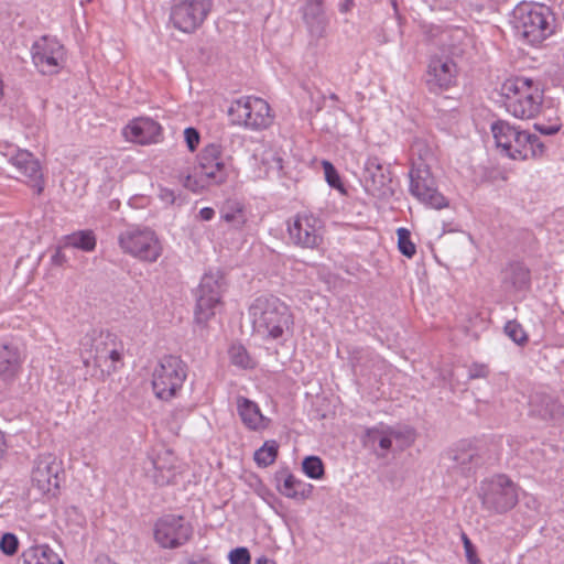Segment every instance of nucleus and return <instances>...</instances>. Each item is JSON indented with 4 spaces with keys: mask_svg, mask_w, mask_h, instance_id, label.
I'll return each instance as SVG.
<instances>
[{
    "mask_svg": "<svg viewBox=\"0 0 564 564\" xmlns=\"http://www.w3.org/2000/svg\"><path fill=\"white\" fill-rule=\"evenodd\" d=\"M184 139H185L188 150L191 152H194L198 148V144L200 141L199 131L194 127H187L184 130Z\"/></svg>",
    "mask_w": 564,
    "mask_h": 564,
    "instance_id": "49530a36",
    "label": "nucleus"
},
{
    "mask_svg": "<svg viewBox=\"0 0 564 564\" xmlns=\"http://www.w3.org/2000/svg\"><path fill=\"white\" fill-rule=\"evenodd\" d=\"M215 210L212 207H204L199 210V218L205 221H209L214 218Z\"/></svg>",
    "mask_w": 564,
    "mask_h": 564,
    "instance_id": "5fc2aeb1",
    "label": "nucleus"
},
{
    "mask_svg": "<svg viewBox=\"0 0 564 564\" xmlns=\"http://www.w3.org/2000/svg\"><path fill=\"white\" fill-rule=\"evenodd\" d=\"M263 161L270 163V169L275 170L278 173L283 170V160L275 154H272L270 159L267 158Z\"/></svg>",
    "mask_w": 564,
    "mask_h": 564,
    "instance_id": "603ef678",
    "label": "nucleus"
},
{
    "mask_svg": "<svg viewBox=\"0 0 564 564\" xmlns=\"http://www.w3.org/2000/svg\"><path fill=\"white\" fill-rule=\"evenodd\" d=\"M249 315L254 333L265 339L281 338L294 324L290 307L272 294L254 299Z\"/></svg>",
    "mask_w": 564,
    "mask_h": 564,
    "instance_id": "f257e3e1",
    "label": "nucleus"
},
{
    "mask_svg": "<svg viewBox=\"0 0 564 564\" xmlns=\"http://www.w3.org/2000/svg\"><path fill=\"white\" fill-rule=\"evenodd\" d=\"M488 375L489 369L485 364L474 362L468 369V379L487 378Z\"/></svg>",
    "mask_w": 564,
    "mask_h": 564,
    "instance_id": "09e8293b",
    "label": "nucleus"
},
{
    "mask_svg": "<svg viewBox=\"0 0 564 564\" xmlns=\"http://www.w3.org/2000/svg\"><path fill=\"white\" fill-rule=\"evenodd\" d=\"M322 165L325 174V180L328 183V185L333 188L344 191L340 176L335 166L329 161H323Z\"/></svg>",
    "mask_w": 564,
    "mask_h": 564,
    "instance_id": "37998d69",
    "label": "nucleus"
},
{
    "mask_svg": "<svg viewBox=\"0 0 564 564\" xmlns=\"http://www.w3.org/2000/svg\"><path fill=\"white\" fill-rule=\"evenodd\" d=\"M187 377V365L178 356H163L152 375L155 395L164 401L174 398Z\"/></svg>",
    "mask_w": 564,
    "mask_h": 564,
    "instance_id": "423d86ee",
    "label": "nucleus"
},
{
    "mask_svg": "<svg viewBox=\"0 0 564 564\" xmlns=\"http://www.w3.org/2000/svg\"><path fill=\"white\" fill-rule=\"evenodd\" d=\"M330 99H333V100H337V99H338V97H337V95H336V94H332V95H330Z\"/></svg>",
    "mask_w": 564,
    "mask_h": 564,
    "instance_id": "0e129e2a",
    "label": "nucleus"
},
{
    "mask_svg": "<svg viewBox=\"0 0 564 564\" xmlns=\"http://www.w3.org/2000/svg\"><path fill=\"white\" fill-rule=\"evenodd\" d=\"M67 246L90 252L96 248V237L91 230H79L66 237Z\"/></svg>",
    "mask_w": 564,
    "mask_h": 564,
    "instance_id": "72a5a7b5",
    "label": "nucleus"
},
{
    "mask_svg": "<svg viewBox=\"0 0 564 564\" xmlns=\"http://www.w3.org/2000/svg\"><path fill=\"white\" fill-rule=\"evenodd\" d=\"M213 7L212 0H175L170 13L174 28L192 33L199 28Z\"/></svg>",
    "mask_w": 564,
    "mask_h": 564,
    "instance_id": "9d476101",
    "label": "nucleus"
},
{
    "mask_svg": "<svg viewBox=\"0 0 564 564\" xmlns=\"http://www.w3.org/2000/svg\"><path fill=\"white\" fill-rule=\"evenodd\" d=\"M160 198L165 203L174 204V202L176 199V195H175L174 191H172L170 188L162 187V188H160Z\"/></svg>",
    "mask_w": 564,
    "mask_h": 564,
    "instance_id": "864d4df0",
    "label": "nucleus"
},
{
    "mask_svg": "<svg viewBox=\"0 0 564 564\" xmlns=\"http://www.w3.org/2000/svg\"><path fill=\"white\" fill-rule=\"evenodd\" d=\"M62 463L53 454L40 455L32 468V482L44 495H55L62 480Z\"/></svg>",
    "mask_w": 564,
    "mask_h": 564,
    "instance_id": "2eb2a0df",
    "label": "nucleus"
},
{
    "mask_svg": "<svg viewBox=\"0 0 564 564\" xmlns=\"http://www.w3.org/2000/svg\"><path fill=\"white\" fill-rule=\"evenodd\" d=\"M529 139V142H525L524 145L527 155L524 158H520L519 160L539 159L545 154L546 148L538 135L530 133Z\"/></svg>",
    "mask_w": 564,
    "mask_h": 564,
    "instance_id": "ea45409f",
    "label": "nucleus"
},
{
    "mask_svg": "<svg viewBox=\"0 0 564 564\" xmlns=\"http://www.w3.org/2000/svg\"><path fill=\"white\" fill-rule=\"evenodd\" d=\"M9 162L26 177L25 183L30 185L36 195H41L44 191L43 174L37 159L26 150H18L15 154L10 156Z\"/></svg>",
    "mask_w": 564,
    "mask_h": 564,
    "instance_id": "a211bd4d",
    "label": "nucleus"
},
{
    "mask_svg": "<svg viewBox=\"0 0 564 564\" xmlns=\"http://www.w3.org/2000/svg\"><path fill=\"white\" fill-rule=\"evenodd\" d=\"M22 362L18 346L11 343L0 344V381L3 386H11L15 381L21 371Z\"/></svg>",
    "mask_w": 564,
    "mask_h": 564,
    "instance_id": "4be33fe9",
    "label": "nucleus"
},
{
    "mask_svg": "<svg viewBox=\"0 0 564 564\" xmlns=\"http://www.w3.org/2000/svg\"><path fill=\"white\" fill-rule=\"evenodd\" d=\"M303 20L313 37H323L328 23L324 12L323 1L308 0L303 8Z\"/></svg>",
    "mask_w": 564,
    "mask_h": 564,
    "instance_id": "bb28decb",
    "label": "nucleus"
},
{
    "mask_svg": "<svg viewBox=\"0 0 564 564\" xmlns=\"http://www.w3.org/2000/svg\"><path fill=\"white\" fill-rule=\"evenodd\" d=\"M288 232L290 240L301 248L315 249L323 242L321 220L312 214H297L288 223Z\"/></svg>",
    "mask_w": 564,
    "mask_h": 564,
    "instance_id": "4468645a",
    "label": "nucleus"
},
{
    "mask_svg": "<svg viewBox=\"0 0 564 564\" xmlns=\"http://www.w3.org/2000/svg\"><path fill=\"white\" fill-rule=\"evenodd\" d=\"M98 564H117L113 561H111L109 557H105L98 561Z\"/></svg>",
    "mask_w": 564,
    "mask_h": 564,
    "instance_id": "052dcab7",
    "label": "nucleus"
},
{
    "mask_svg": "<svg viewBox=\"0 0 564 564\" xmlns=\"http://www.w3.org/2000/svg\"><path fill=\"white\" fill-rule=\"evenodd\" d=\"M511 23L517 36L530 45L541 44L555 32L553 12L540 3L518 4L513 9Z\"/></svg>",
    "mask_w": 564,
    "mask_h": 564,
    "instance_id": "f03ea898",
    "label": "nucleus"
},
{
    "mask_svg": "<svg viewBox=\"0 0 564 564\" xmlns=\"http://www.w3.org/2000/svg\"><path fill=\"white\" fill-rule=\"evenodd\" d=\"M478 497L486 511L503 514L518 503V486L508 476L497 475L480 482Z\"/></svg>",
    "mask_w": 564,
    "mask_h": 564,
    "instance_id": "20e7f679",
    "label": "nucleus"
},
{
    "mask_svg": "<svg viewBox=\"0 0 564 564\" xmlns=\"http://www.w3.org/2000/svg\"><path fill=\"white\" fill-rule=\"evenodd\" d=\"M221 219L231 224L235 228H241L246 224V216L239 203L228 204L221 210Z\"/></svg>",
    "mask_w": 564,
    "mask_h": 564,
    "instance_id": "f704fd0d",
    "label": "nucleus"
},
{
    "mask_svg": "<svg viewBox=\"0 0 564 564\" xmlns=\"http://www.w3.org/2000/svg\"><path fill=\"white\" fill-rule=\"evenodd\" d=\"M446 458L451 462L448 468L467 476L482 465L484 459L479 451L467 443H460L447 452Z\"/></svg>",
    "mask_w": 564,
    "mask_h": 564,
    "instance_id": "412c9836",
    "label": "nucleus"
},
{
    "mask_svg": "<svg viewBox=\"0 0 564 564\" xmlns=\"http://www.w3.org/2000/svg\"><path fill=\"white\" fill-rule=\"evenodd\" d=\"M7 451V442L4 434L0 431V459L4 456Z\"/></svg>",
    "mask_w": 564,
    "mask_h": 564,
    "instance_id": "4d7b16f0",
    "label": "nucleus"
},
{
    "mask_svg": "<svg viewBox=\"0 0 564 564\" xmlns=\"http://www.w3.org/2000/svg\"><path fill=\"white\" fill-rule=\"evenodd\" d=\"M457 65L449 58L433 56L424 75V83L430 93L438 95L456 83Z\"/></svg>",
    "mask_w": 564,
    "mask_h": 564,
    "instance_id": "dca6fc26",
    "label": "nucleus"
},
{
    "mask_svg": "<svg viewBox=\"0 0 564 564\" xmlns=\"http://www.w3.org/2000/svg\"><path fill=\"white\" fill-rule=\"evenodd\" d=\"M187 564H210L209 561L205 557L192 558L187 562Z\"/></svg>",
    "mask_w": 564,
    "mask_h": 564,
    "instance_id": "bf43d9fd",
    "label": "nucleus"
},
{
    "mask_svg": "<svg viewBox=\"0 0 564 564\" xmlns=\"http://www.w3.org/2000/svg\"><path fill=\"white\" fill-rule=\"evenodd\" d=\"M304 474L312 479H321L325 474L323 460L318 456H307L302 462Z\"/></svg>",
    "mask_w": 564,
    "mask_h": 564,
    "instance_id": "e433bc0d",
    "label": "nucleus"
},
{
    "mask_svg": "<svg viewBox=\"0 0 564 564\" xmlns=\"http://www.w3.org/2000/svg\"><path fill=\"white\" fill-rule=\"evenodd\" d=\"M230 564H250L251 555L247 547L239 546L229 552L228 555Z\"/></svg>",
    "mask_w": 564,
    "mask_h": 564,
    "instance_id": "a18cd8bd",
    "label": "nucleus"
},
{
    "mask_svg": "<svg viewBox=\"0 0 564 564\" xmlns=\"http://www.w3.org/2000/svg\"><path fill=\"white\" fill-rule=\"evenodd\" d=\"M128 141L139 144H151L160 141L162 127L151 118L133 119L122 131Z\"/></svg>",
    "mask_w": 564,
    "mask_h": 564,
    "instance_id": "aec40b11",
    "label": "nucleus"
},
{
    "mask_svg": "<svg viewBox=\"0 0 564 564\" xmlns=\"http://www.w3.org/2000/svg\"><path fill=\"white\" fill-rule=\"evenodd\" d=\"M229 113L236 117L239 123L252 130H260L271 123L270 106L259 97H241L229 108Z\"/></svg>",
    "mask_w": 564,
    "mask_h": 564,
    "instance_id": "f8f14e48",
    "label": "nucleus"
},
{
    "mask_svg": "<svg viewBox=\"0 0 564 564\" xmlns=\"http://www.w3.org/2000/svg\"><path fill=\"white\" fill-rule=\"evenodd\" d=\"M387 564H403V563H402V562H401V563H399L398 558H395V560L393 561V563H392V562H388Z\"/></svg>",
    "mask_w": 564,
    "mask_h": 564,
    "instance_id": "e2e57ef3",
    "label": "nucleus"
},
{
    "mask_svg": "<svg viewBox=\"0 0 564 564\" xmlns=\"http://www.w3.org/2000/svg\"><path fill=\"white\" fill-rule=\"evenodd\" d=\"M193 535V527L183 516L164 514L154 524V540L164 549L184 545Z\"/></svg>",
    "mask_w": 564,
    "mask_h": 564,
    "instance_id": "9b49d317",
    "label": "nucleus"
},
{
    "mask_svg": "<svg viewBox=\"0 0 564 564\" xmlns=\"http://www.w3.org/2000/svg\"><path fill=\"white\" fill-rule=\"evenodd\" d=\"M534 90H541L533 79L514 77L505 80L501 86V96L505 98V107L508 110L514 101H522L524 97L533 95Z\"/></svg>",
    "mask_w": 564,
    "mask_h": 564,
    "instance_id": "b1692460",
    "label": "nucleus"
},
{
    "mask_svg": "<svg viewBox=\"0 0 564 564\" xmlns=\"http://www.w3.org/2000/svg\"><path fill=\"white\" fill-rule=\"evenodd\" d=\"M118 241L123 252L141 261L155 262L162 253L155 232L147 227L131 226L119 235Z\"/></svg>",
    "mask_w": 564,
    "mask_h": 564,
    "instance_id": "0eeeda50",
    "label": "nucleus"
},
{
    "mask_svg": "<svg viewBox=\"0 0 564 564\" xmlns=\"http://www.w3.org/2000/svg\"><path fill=\"white\" fill-rule=\"evenodd\" d=\"M534 129L542 134L553 135L560 131L561 126L560 124L545 126V124H541V123H535Z\"/></svg>",
    "mask_w": 564,
    "mask_h": 564,
    "instance_id": "3c124183",
    "label": "nucleus"
},
{
    "mask_svg": "<svg viewBox=\"0 0 564 564\" xmlns=\"http://www.w3.org/2000/svg\"><path fill=\"white\" fill-rule=\"evenodd\" d=\"M491 132L496 141L497 148L501 149V153L512 160L524 158L525 142H529L530 133L519 130L511 126L508 121L497 120L491 124Z\"/></svg>",
    "mask_w": 564,
    "mask_h": 564,
    "instance_id": "ddd939ff",
    "label": "nucleus"
},
{
    "mask_svg": "<svg viewBox=\"0 0 564 564\" xmlns=\"http://www.w3.org/2000/svg\"><path fill=\"white\" fill-rule=\"evenodd\" d=\"M230 167L218 143H209L197 155L195 174H188L184 180V187L192 192H199L210 185L224 184L229 175Z\"/></svg>",
    "mask_w": 564,
    "mask_h": 564,
    "instance_id": "7ed1b4c3",
    "label": "nucleus"
},
{
    "mask_svg": "<svg viewBox=\"0 0 564 564\" xmlns=\"http://www.w3.org/2000/svg\"><path fill=\"white\" fill-rule=\"evenodd\" d=\"M64 46L53 37L42 36L32 46V59L42 74L56 73L64 59Z\"/></svg>",
    "mask_w": 564,
    "mask_h": 564,
    "instance_id": "f3484780",
    "label": "nucleus"
},
{
    "mask_svg": "<svg viewBox=\"0 0 564 564\" xmlns=\"http://www.w3.org/2000/svg\"><path fill=\"white\" fill-rule=\"evenodd\" d=\"M505 334L517 345L523 346L528 343L529 336L522 325L513 319L508 321L503 327Z\"/></svg>",
    "mask_w": 564,
    "mask_h": 564,
    "instance_id": "4c0bfd02",
    "label": "nucleus"
},
{
    "mask_svg": "<svg viewBox=\"0 0 564 564\" xmlns=\"http://www.w3.org/2000/svg\"><path fill=\"white\" fill-rule=\"evenodd\" d=\"M511 280L516 288L524 289L529 286L531 281L530 271L523 265L517 264L512 267Z\"/></svg>",
    "mask_w": 564,
    "mask_h": 564,
    "instance_id": "79ce46f5",
    "label": "nucleus"
},
{
    "mask_svg": "<svg viewBox=\"0 0 564 564\" xmlns=\"http://www.w3.org/2000/svg\"><path fill=\"white\" fill-rule=\"evenodd\" d=\"M473 45V40L465 29L454 28L446 32L444 46L453 57H463Z\"/></svg>",
    "mask_w": 564,
    "mask_h": 564,
    "instance_id": "7c9ffc66",
    "label": "nucleus"
},
{
    "mask_svg": "<svg viewBox=\"0 0 564 564\" xmlns=\"http://www.w3.org/2000/svg\"><path fill=\"white\" fill-rule=\"evenodd\" d=\"M542 102V90H534L532 96L524 97L522 101H513L507 111L519 119H532L539 115Z\"/></svg>",
    "mask_w": 564,
    "mask_h": 564,
    "instance_id": "c756f323",
    "label": "nucleus"
},
{
    "mask_svg": "<svg viewBox=\"0 0 564 564\" xmlns=\"http://www.w3.org/2000/svg\"><path fill=\"white\" fill-rule=\"evenodd\" d=\"M279 453V444L274 440L265 441L264 444L254 452L253 459L260 467L272 465Z\"/></svg>",
    "mask_w": 564,
    "mask_h": 564,
    "instance_id": "473e14b6",
    "label": "nucleus"
},
{
    "mask_svg": "<svg viewBox=\"0 0 564 564\" xmlns=\"http://www.w3.org/2000/svg\"><path fill=\"white\" fill-rule=\"evenodd\" d=\"M107 355V359H110L113 364L120 362L122 359V345L117 341L112 344V347H110V351Z\"/></svg>",
    "mask_w": 564,
    "mask_h": 564,
    "instance_id": "8fccbe9b",
    "label": "nucleus"
},
{
    "mask_svg": "<svg viewBox=\"0 0 564 564\" xmlns=\"http://www.w3.org/2000/svg\"><path fill=\"white\" fill-rule=\"evenodd\" d=\"M20 564H63L62 558L48 545H34L24 550Z\"/></svg>",
    "mask_w": 564,
    "mask_h": 564,
    "instance_id": "2f4dec72",
    "label": "nucleus"
},
{
    "mask_svg": "<svg viewBox=\"0 0 564 564\" xmlns=\"http://www.w3.org/2000/svg\"><path fill=\"white\" fill-rule=\"evenodd\" d=\"M397 235L399 251L411 259L416 253V247L411 240V232L406 228H399Z\"/></svg>",
    "mask_w": 564,
    "mask_h": 564,
    "instance_id": "58836bf2",
    "label": "nucleus"
},
{
    "mask_svg": "<svg viewBox=\"0 0 564 564\" xmlns=\"http://www.w3.org/2000/svg\"><path fill=\"white\" fill-rule=\"evenodd\" d=\"M410 193L421 203L435 209H442L448 206V200L436 187L430 167L422 160L412 162L409 172Z\"/></svg>",
    "mask_w": 564,
    "mask_h": 564,
    "instance_id": "1a4fd4ad",
    "label": "nucleus"
},
{
    "mask_svg": "<svg viewBox=\"0 0 564 564\" xmlns=\"http://www.w3.org/2000/svg\"><path fill=\"white\" fill-rule=\"evenodd\" d=\"M388 429L391 442L395 441L397 446L401 451L411 446L415 441V432L411 427L394 429L388 426Z\"/></svg>",
    "mask_w": 564,
    "mask_h": 564,
    "instance_id": "c9c22d12",
    "label": "nucleus"
},
{
    "mask_svg": "<svg viewBox=\"0 0 564 564\" xmlns=\"http://www.w3.org/2000/svg\"><path fill=\"white\" fill-rule=\"evenodd\" d=\"M361 183L365 191L381 200H389L395 194V182L389 164L380 158L368 156L364 164Z\"/></svg>",
    "mask_w": 564,
    "mask_h": 564,
    "instance_id": "6e6552de",
    "label": "nucleus"
},
{
    "mask_svg": "<svg viewBox=\"0 0 564 564\" xmlns=\"http://www.w3.org/2000/svg\"><path fill=\"white\" fill-rule=\"evenodd\" d=\"M254 564H275V562L262 555L256 560Z\"/></svg>",
    "mask_w": 564,
    "mask_h": 564,
    "instance_id": "13d9d810",
    "label": "nucleus"
},
{
    "mask_svg": "<svg viewBox=\"0 0 564 564\" xmlns=\"http://www.w3.org/2000/svg\"><path fill=\"white\" fill-rule=\"evenodd\" d=\"M229 354H230L231 362L234 365L239 366L245 369L254 367L253 360L251 359L247 349L243 346H241V345L232 346L230 348Z\"/></svg>",
    "mask_w": 564,
    "mask_h": 564,
    "instance_id": "a19ab883",
    "label": "nucleus"
},
{
    "mask_svg": "<svg viewBox=\"0 0 564 564\" xmlns=\"http://www.w3.org/2000/svg\"><path fill=\"white\" fill-rule=\"evenodd\" d=\"M362 441L365 446L371 448L380 458L386 457L392 447L388 426L367 429Z\"/></svg>",
    "mask_w": 564,
    "mask_h": 564,
    "instance_id": "c85d7f7f",
    "label": "nucleus"
},
{
    "mask_svg": "<svg viewBox=\"0 0 564 564\" xmlns=\"http://www.w3.org/2000/svg\"><path fill=\"white\" fill-rule=\"evenodd\" d=\"M227 283L221 270L206 272L196 291L195 322L206 325L223 305L221 297Z\"/></svg>",
    "mask_w": 564,
    "mask_h": 564,
    "instance_id": "39448f33",
    "label": "nucleus"
},
{
    "mask_svg": "<svg viewBox=\"0 0 564 564\" xmlns=\"http://www.w3.org/2000/svg\"><path fill=\"white\" fill-rule=\"evenodd\" d=\"M116 340L117 336L109 332L100 333L98 336H96V332H93L91 334H86L80 339V347L86 352H89L95 362L99 365L102 359L107 360L108 351H110V347H112Z\"/></svg>",
    "mask_w": 564,
    "mask_h": 564,
    "instance_id": "a878e982",
    "label": "nucleus"
},
{
    "mask_svg": "<svg viewBox=\"0 0 564 564\" xmlns=\"http://www.w3.org/2000/svg\"><path fill=\"white\" fill-rule=\"evenodd\" d=\"M462 541L464 544L465 554H466V558H467L468 563L469 564H478L479 558L477 556L476 547L473 544V542L470 541V539L467 536L466 533L462 534Z\"/></svg>",
    "mask_w": 564,
    "mask_h": 564,
    "instance_id": "de8ad7c7",
    "label": "nucleus"
},
{
    "mask_svg": "<svg viewBox=\"0 0 564 564\" xmlns=\"http://www.w3.org/2000/svg\"><path fill=\"white\" fill-rule=\"evenodd\" d=\"M351 367L356 376L367 378L377 377V370H381L384 366L383 359L379 355L368 350H357L354 352L351 359Z\"/></svg>",
    "mask_w": 564,
    "mask_h": 564,
    "instance_id": "cd10ccee",
    "label": "nucleus"
},
{
    "mask_svg": "<svg viewBox=\"0 0 564 564\" xmlns=\"http://www.w3.org/2000/svg\"><path fill=\"white\" fill-rule=\"evenodd\" d=\"M529 415L543 421L560 422L564 419V404L551 394L535 391L529 399Z\"/></svg>",
    "mask_w": 564,
    "mask_h": 564,
    "instance_id": "6ab92c4d",
    "label": "nucleus"
},
{
    "mask_svg": "<svg viewBox=\"0 0 564 564\" xmlns=\"http://www.w3.org/2000/svg\"><path fill=\"white\" fill-rule=\"evenodd\" d=\"M278 491L294 500H306L313 492V485L295 478L286 468L280 469L274 475Z\"/></svg>",
    "mask_w": 564,
    "mask_h": 564,
    "instance_id": "5701e85b",
    "label": "nucleus"
},
{
    "mask_svg": "<svg viewBox=\"0 0 564 564\" xmlns=\"http://www.w3.org/2000/svg\"><path fill=\"white\" fill-rule=\"evenodd\" d=\"M52 262L56 265H63L66 262V257L61 250H56L52 256Z\"/></svg>",
    "mask_w": 564,
    "mask_h": 564,
    "instance_id": "6e6d98bb",
    "label": "nucleus"
},
{
    "mask_svg": "<svg viewBox=\"0 0 564 564\" xmlns=\"http://www.w3.org/2000/svg\"><path fill=\"white\" fill-rule=\"evenodd\" d=\"M237 412L245 426L251 431L265 430L270 424V419L261 413L259 405L246 397H237Z\"/></svg>",
    "mask_w": 564,
    "mask_h": 564,
    "instance_id": "393cba45",
    "label": "nucleus"
},
{
    "mask_svg": "<svg viewBox=\"0 0 564 564\" xmlns=\"http://www.w3.org/2000/svg\"><path fill=\"white\" fill-rule=\"evenodd\" d=\"M19 540L15 534L7 532L0 539V550L3 554L12 556L18 552Z\"/></svg>",
    "mask_w": 564,
    "mask_h": 564,
    "instance_id": "c03bdc74",
    "label": "nucleus"
},
{
    "mask_svg": "<svg viewBox=\"0 0 564 564\" xmlns=\"http://www.w3.org/2000/svg\"><path fill=\"white\" fill-rule=\"evenodd\" d=\"M83 362L86 367L89 366V358L83 357Z\"/></svg>",
    "mask_w": 564,
    "mask_h": 564,
    "instance_id": "680f3d73",
    "label": "nucleus"
}]
</instances>
